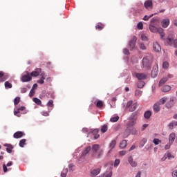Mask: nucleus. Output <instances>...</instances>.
Masks as SVG:
<instances>
[{"mask_svg":"<svg viewBox=\"0 0 177 177\" xmlns=\"http://www.w3.org/2000/svg\"><path fill=\"white\" fill-rule=\"evenodd\" d=\"M91 156L94 158H100L103 156V149H100V145L95 144L92 146Z\"/></svg>","mask_w":177,"mask_h":177,"instance_id":"nucleus-1","label":"nucleus"},{"mask_svg":"<svg viewBox=\"0 0 177 177\" xmlns=\"http://www.w3.org/2000/svg\"><path fill=\"white\" fill-rule=\"evenodd\" d=\"M156 21V19H153L151 21V24L149 25V30L151 32H158V34L160 35L162 39H164L165 37V34L164 33V29L161 28H157L153 25V24Z\"/></svg>","mask_w":177,"mask_h":177,"instance_id":"nucleus-2","label":"nucleus"},{"mask_svg":"<svg viewBox=\"0 0 177 177\" xmlns=\"http://www.w3.org/2000/svg\"><path fill=\"white\" fill-rule=\"evenodd\" d=\"M153 62V55L147 54L142 59V66L145 68H150Z\"/></svg>","mask_w":177,"mask_h":177,"instance_id":"nucleus-3","label":"nucleus"},{"mask_svg":"<svg viewBox=\"0 0 177 177\" xmlns=\"http://www.w3.org/2000/svg\"><path fill=\"white\" fill-rule=\"evenodd\" d=\"M175 39V35L173 32H170L167 39H166V44L167 45H174V48H177V39Z\"/></svg>","mask_w":177,"mask_h":177,"instance_id":"nucleus-4","label":"nucleus"},{"mask_svg":"<svg viewBox=\"0 0 177 177\" xmlns=\"http://www.w3.org/2000/svg\"><path fill=\"white\" fill-rule=\"evenodd\" d=\"M127 109H129V111H135L138 107V104L134 103L132 101H129L126 106Z\"/></svg>","mask_w":177,"mask_h":177,"instance_id":"nucleus-5","label":"nucleus"},{"mask_svg":"<svg viewBox=\"0 0 177 177\" xmlns=\"http://www.w3.org/2000/svg\"><path fill=\"white\" fill-rule=\"evenodd\" d=\"M31 80H32V78L31 77V76H30V73H28V71H26V74L22 75L21 77L22 82H28L31 81Z\"/></svg>","mask_w":177,"mask_h":177,"instance_id":"nucleus-6","label":"nucleus"},{"mask_svg":"<svg viewBox=\"0 0 177 177\" xmlns=\"http://www.w3.org/2000/svg\"><path fill=\"white\" fill-rule=\"evenodd\" d=\"M144 7L145 9H147V10H150L153 9V0H147L144 3Z\"/></svg>","mask_w":177,"mask_h":177,"instance_id":"nucleus-7","label":"nucleus"},{"mask_svg":"<svg viewBox=\"0 0 177 177\" xmlns=\"http://www.w3.org/2000/svg\"><path fill=\"white\" fill-rule=\"evenodd\" d=\"M175 102H176V98L175 97H171L169 102L166 104V107L167 109H171L175 104Z\"/></svg>","mask_w":177,"mask_h":177,"instance_id":"nucleus-8","label":"nucleus"},{"mask_svg":"<svg viewBox=\"0 0 177 177\" xmlns=\"http://www.w3.org/2000/svg\"><path fill=\"white\" fill-rule=\"evenodd\" d=\"M158 75V65H156L153 67V70L151 73L152 78H156Z\"/></svg>","mask_w":177,"mask_h":177,"instance_id":"nucleus-9","label":"nucleus"},{"mask_svg":"<svg viewBox=\"0 0 177 177\" xmlns=\"http://www.w3.org/2000/svg\"><path fill=\"white\" fill-rule=\"evenodd\" d=\"M138 40V38L136 37H133L132 39L129 42L130 50H132V49H135V45L136 44V41Z\"/></svg>","mask_w":177,"mask_h":177,"instance_id":"nucleus-10","label":"nucleus"},{"mask_svg":"<svg viewBox=\"0 0 177 177\" xmlns=\"http://www.w3.org/2000/svg\"><path fill=\"white\" fill-rule=\"evenodd\" d=\"M8 78H9V75L3 73V71H0V82H5Z\"/></svg>","mask_w":177,"mask_h":177,"instance_id":"nucleus-11","label":"nucleus"},{"mask_svg":"<svg viewBox=\"0 0 177 177\" xmlns=\"http://www.w3.org/2000/svg\"><path fill=\"white\" fill-rule=\"evenodd\" d=\"M128 162L133 168H136V167H138V162L133 160V158H132V156H129L128 158Z\"/></svg>","mask_w":177,"mask_h":177,"instance_id":"nucleus-12","label":"nucleus"},{"mask_svg":"<svg viewBox=\"0 0 177 177\" xmlns=\"http://www.w3.org/2000/svg\"><path fill=\"white\" fill-rule=\"evenodd\" d=\"M24 135L26 134L23 131H17L14 133L13 138H15V139H20V138H23Z\"/></svg>","mask_w":177,"mask_h":177,"instance_id":"nucleus-13","label":"nucleus"},{"mask_svg":"<svg viewBox=\"0 0 177 177\" xmlns=\"http://www.w3.org/2000/svg\"><path fill=\"white\" fill-rule=\"evenodd\" d=\"M153 49L155 52H161V46L158 44V42H153Z\"/></svg>","mask_w":177,"mask_h":177,"instance_id":"nucleus-14","label":"nucleus"},{"mask_svg":"<svg viewBox=\"0 0 177 177\" xmlns=\"http://www.w3.org/2000/svg\"><path fill=\"white\" fill-rule=\"evenodd\" d=\"M136 77L138 80L142 81V80H146L147 75L145 73H136Z\"/></svg>","mask_w":177,"mask_h":177,"instance_id":"nucleus-15","label":"nucleus"},{"mask_svg":"<svg viewBox=\"0 0 177 177\" xmlns=\"http://www.w3.org/2000/svg\"><path fill=\"white\" fill-rule=\"evenodd\" d=\"M41 74V68H36L30 73V77H38Z\"/></svg>","mask_w":177,"mask_h":177,"instance_id":"nucleus-16","label":"nucleus"},{"mask_svg":"<svg viewBox=\"0 0 177 177\" xmlns=\"http://www.w3.org/2000/svg\"><path fill=\"white\" fill-rule=\"evenodd\" d=\"M92 147L91 146H88L85 148V149L82 153V157H86V156L91 151Z\"/></svg>","mask_w":177,"mask_h":177,"instance_id":"nucleus-17","label":"nucleus"},{"mask_svg":"<svg viewBox=\"0 0 177 177\" xmlns=\"http://www.w3.org/2000/svg\"><path fill=\"white\" fill-rule=\"evenodd\" d=\"M176 138V134H175V133H170V135L169 136V143H170V145H172Z\"/></svg>","mask_w":177,"mask_h":177,"instance_id":"nucleus-18","label":"nucleus"},{"mask_svg":"<svg viewBox=\"0 0 177 177\" xmlns=\"http://www.w3.org/2000/svg\"><path fill=\"white\" fill-rule=\"evenodd\" d=\"M100 168L94 169L91 171V176H97V175H99L100 174Z\"/></svg>","mask_w":177,"mask_h":177,"instance_id":"nucleus-19","label":"nucleus"},{"mask_svg":"<svg viewBox=\"0 0 177 177\" xmlns=\"http://www.w3.org/2000/svg\"><path fill=\"white\" fill-rule=\"evenodd\" d=\"M160 102H156L154 105H153V111L154 113H158V111H160V110L161 109V108L160 107Z\"/></svg>","mask_w":177,"mask_h":177,"instance_id":"nucleus-20","label":"nucleus"},{"mask_svg":"<svg viewBox=\"0 0 177 177\" xmlns=\"http://www.w3.org/2000/svg\"><path fill=\"white\" fill-rule=\"evenodd\" d=\"M161 23L163 28H167L169 26V20L168 19H163Z\"/></svg>","mask_w":177,"mask_h":177,"instance_id":"nucleus-21","label":"nucleus"},{"mask_svg":"<svg viewBox=\"0 0 177 177\" xmlns=\"http://www.w3.org/2000/svg\"><path fill=\"white\" fill-rule=\"evenodd\" d=\"M127 145H128L127 140H123L120 142L119 147L120 149H125L127 147Z\"/></svg>","mask_w":177,"mask_h":177,"instance_id":"nucleus-22","label":"nucleus"},{"mask_svg":"<svg viewBox=\"0 0 177 177\" xmlns=\"http://www.w3.org/2000/svg\"><path fill=\"white\" fill-rule=\"evenodd\" d=\"M4 146L6 147V151L8 153H12V150H13V147L10 144H5Z\"/></svg>","mask_w":177,"mask_h":177,"instance_id":"nucleus-23","label":"nucleus"},{"mask_svg":"<svg viewBox=\"0 0 177 177\" xmlns=\"http://www.w3.org/2000/svg\"><path fill=\"white\" fill-rule=\"evenodd\" d=\"M92 133L94 136V139H99V129H95L92 131Z\"/></svg>","mask_w":177,"mask_h":177,"instance_id":"nucleus-24","label":"nucleus"},{"mask_svg":"<svg viewBox=\"0 0 177 177\" xmlns=\"http://www.w3.org/2000/svg\"><path fill=\"white\" fill-rule=\"evenodd\" d=\"M144 117L146 120H149L151 117V111H146L144 113Z\"/></svg>","mask_w":177,"mask_h":177,"instance_id":"nucleus-25","label":"nucleus"},{"mask_svg":"<svg viewBox=\"0 0 177 177\" xmlns=\"http://www.w3.org/2000/svg\"><path fill=\"white\" fill-rule=\"evenodd\" d=\"M136 120H135L133 119H129L127 127H129V128H131V127H134V125H136Z\"/></svg>","mask_w":177,"mask_h":177,"instance_id":"nucleus-26","label":"nucleus"},{"mask_svg":"<svg viewBox=\"0 0 177 177\" xmlns=\"http://www.w3.org/2000/svg\"><path fill=\"white\" fill-rule=\"evenodd\" d=\"M169 129H174V127H177V121H173L168 124Z\"/></svg>","mask_w":177,"mask_h":177,"instance_id":"nucleus-27","label":"nucleus"},{"mask_svg":"<svg viewBox=\"0 0 177 177\" xmlns=\"http://www.w3.org/2000/svg\"><path fill=\"white\" fill-rule=\"evenodd\" d=\"M138 111H136L134 113H133L130 117H129V120H134L136 121V120L138 119Z\"/></svg>","mask_w":177,"mask_h":177,"instance_id":"nucleus-28","label":"nucleus"},{"mask_svg":"<svg viewBox=\"0 0 177 177\" xmlns=\"http://www.w3.org/2000/svg\"><path fill=\"white\" fill-rule=\"evenodd\" d=\"M115 145H117V141L115 140H113L111 142V143L109 144V148L111 149V150H113V149L115 147Z\"/></svg>","mask_w":177,"mask_h":177,"instance_id":"nucleus-29","label":"nucleus"},{"mask_svg":"<svg viewBox=\"0 0 177 177\" xmlns=\"http://www.w3.org/2000/svg\"><path fill=\"white\" fill-rule=\"evenodd\" d=\"M167 158L170 159V158H174V156H172V155L171 154V153H167V154L165 155V157H163L162 158V161H165V160H167Z\"/></svg>","mask_w":177,"mask_h":177,"instance_id":"nucleus-30","label":"nucleus"},{"mask_svg":"<svg viewBox=\"0 0 177 177\" xmlns=\"http://www.w3.org/2000/svg\"><path fill=\"white\" fill-rule=\"evenodd\" d=\"M109 129V127L107 126V124H104L102 128H101V132L102 133H106V132H107V130Z\"/></svg>","mask_w":177,"mask_h":177,"instance_id":"nucleus-31","label":"nucleus"},{"mask_svg":"<svg viewBox=\"0 0 177 177\" xmlns=\"http://www.w3.org/2000/svg\"><path fill=\"white\" fill-rule=\"evenodd\" d=\"M103 28H104V25L102 24H98L96 26H95V29L98 30L99 31H102V30H103Z\"/></svg>","mask_w":177,"mask_h":177,"instance_id":"nucleus-32","label":"nucleus"},{"mask_svg":"<svg viewBox=\"0 0 177 177\" xmlns=\"http://www.w3.org/2000/svg\"><path fill=\"white\" fill-rule=\"evenodd\" d=\"M4 86H5L6 89H10V88H12V85L10 82L7 81L4 83Z\"/></svg>","mask_w":177,"mask_h":177,"instance_id":"nucleus-33","label":"nucleus"},{"mask_svg":"<svg viewBox=\"0 0 177 177\" xmlns=\"http://www.w3.org/2000/svg\"><path fill=\"white\" fill-rule=\"evenodd\" d=\"M168 81V78L163 77L160 82H159V86H162V85L165 84L166 82Z\"/></svg>","mask_w":177,"mask_h":177,"instance_id":"nucleus-34","label":"nucleus"},{"mask_svg":"<svg viewBox=\"0 0 177 177\" xmlns=\"http://www.w3.org/2000/svg\"><path fill=\"white\" fill-rule=\"evenodd\" d=\"M33 102L36 103V104H38V106H41V104H42V102L41 101V100L37 97L33 98Z\"/></svg>","mask_w":177,"mask_h":177,"instance_id":"nucleus-35","label":"nucleus"},{"mask_svg":"<svg viewBox=\"0 0 177 177\" xmlns=\"http://www.w3.org/2000/svg\"><path fill=\"white\" fill-rule=\"evenodd\" d=\"M171 91V87L169 86H165L162 88V92H169Z\"/></svg>","mask_w":177,"mask_h":177,"instance_id":"nucleus-36","label":"nucleus"},{"mask_svg":"<svg viewBox=\"0 0 177 177\" xmlns=\"http://www.w3.org/2000/svg\"><path fill=\"white\" fill-rule=\"evenodd\" d=\"M26 142H27V140L26 139H22L19 141V147H24V145H26Z\"/></svg>","mask_w":177,"mask_h":177,"instance_id":"nucleus-37","label":"nucleus"},{"mask_svg":"<svg viewBox=\"0 0 177 177\" xmlns=\"http://www.w3.org/2000/svg\"><path fill=\"white\" fill-rule=\"evenodd\" d=\"M167 100V98L166 97H163L159 100V102H158V103H160V105L161 106V104H164Z\"/></svg>","mask_w":177,"mask_h":177,"instance_id":"nucleus-38","label":"nucleus"},{"mask_svg":"<svg viewBox=\"0 0 177 177\" xmlns=\"http://www.w3.org/2000/svg\"><path fill=\"white\" fill-rule=\"evenodd\" d=\"M96 106L98 107V109H102L103 107V101L99 100L97 102Z\"/></svg>","mask_w":177,"mask_h":177,"instance_id":"nucleus-39","label":"nucleus"},{"mask_svg":"<svg viewBox=\"0 0 177 177\" xmlns=\"http://www.w3.org/2000/svg\"><path fill=\"white\" fill-rule=\"evenodd\" d=\"M120 120V117L119 116H115L113 118H111L110 119L111 122H117V121H118Z\"/></svg>","mask_w":177,"mask_h":177,"instance_id":"nucleus-40","label":"nucleus"},{"mask_svg":"<svg viewBox=\"0 0 177 177\" xmlns=\"http://www.w3.org/2000/svg\"><path fill=\"white\" fill-rule=\"evenodd\" d=\"M18 103H20V97H16L14 100L15 106H17Z\"/></svg>","mask_w":177,"mask_h":177,"instance_id":"nucleus-41","label":"nucleus"},{"mask_svg":"<svg viewBox=\"0 0 177 177\" xmlns=\"http://www.w3.org/2000/svg\"><path fill=\"white\" fill-rule=\"evenodd\" d=\"M45 83V77L42 76L39 80H37V84H44Z\"/></svg>","mask_w":177,"mask_h":177,"instance_id":"nucleus-42","label":"nucleus"},{"mask_svg":"<svg viewBox=\"0 0 177 177\" xmlns=\"http://www.w3.org/2000/svg\"><path fill=\"white\" fill-rule=\"evenodd\" d=\"M145 86V83L143 82H140L138 83V88H139V89H142V88H143Z\"/></svg>","mask_w":177,"mask_h":177,"instance_id":"nucleus-43","label":"nucleus"},{"mask_svg":"<svg viewBox=\"0 0 177 177\" xmlns=\"http://www.w3.org/2000/svg\"><path fill=\"white\" fill-rule=\"evenodd\" d=\"M120 159H116L114 162V167L117 168V167H118V165H120Z\"/></svg>","mask_w":177,"mask_h":177,"instance_id":"nucleus-44","label":"nucleus"},{"mask_svg":"<svg viewBox=\"0 0 177 177\" xmlns=\"http://www.w3.org/2000/svg\"><path fill=\"white\" fill-rule=\"evenodd\" d=\"M48 107H53V100H50L47 103Z\"/></svg>","mask_w":177,"mask_h":177,"instance_id":"nucleus-45","label":"nucleus"},{"mask_svg":"<svg viewBox=\"0 0 177 177\" xmlns=\"http://www.w3.org/2000/svg\"><path fill=\"white\" fill-rule=\"evenodd\" d=\"M153 142L154 145H160V143H161V140H160L158 138L153 139Z\"/></svg>","mask_w":177,"mask_h":177,"instance_id":"nucleus-46","label":"nucleus"},{"mask_svg":"<svg viewBox=\"0 0 177 177\" xmlns=\"http://www.w3.org/2000/svg\"><path fill=\"white\" fill-rule=\"evenodd\" d=\"M169 67V64L167 62H165L162 64L163 68H168Z\"/></svg>","mask_w":177,"mask_h":177,"instance_id":"nucleus-47","label":"nucleus"},{"mask_svg":"<svg viewBox=\"0 0 177 177\" xmlns=\"http://www.w3.org/2000/svg\"><path fill=\"white\" fill-rule=\"evenodd\" d=\"M20 113V110H19V108L17 110L14 111V115L17 117H20V115H19Z\"/></svg>","mask_w":177,"mask_h":177,"instance_id":"nucleus-48","label":"nucleus"},{"mask_svg":"<svg viewBox=\"0 0 177 177\" xmlns=\"http://www.w3.org/2000/svg\"><path fill=\"white\" fill-rule=\"evenodd\" d=\"M138 30H143V24L142 22H139L137 25Z\"/></svg>","mask_w":177,"mask_h":177,"instance_id":"nucleus-49","label":"nucleus"},{"mask_svg":"<svg viewBox=\"0 0 177 177\" xmlns=\"http://www.w3.org/2000/svg\"><path fill=\"white\" fill-rule=\"evenodd\" d=\"M35 95V91H34V88H32L29 93L30 97H32Z\"/></svg>","mask_w":177,"mask_h":177,"instance_id":"nucleus-50","label":"nucleus"},{"mask_svg":"<svg viewBox=\"0 0 177 177\" xmlns=\"http://www.w3.org/2000/svg\"><path fill=\"white\" fill-rule=\"evenodd\" d=\"M147 142V139L146 138H143L141 142H140V145H142V147H143V146H145V145H146V142Z\"/></svg>","mask_w":177,"mask_h":177,"instance_id":"nucleus-51","label":"nucleus"},{"mask_svg":"<svg viewBox=\"0 0 177 177\" xmlns=\"http://www.w3.org/2000/svg\"><path fill=\"white\" fill-rule=\"evenodd\" d=\"M153 15H151L149 16H147V15H145L144 17H143V20H145V21L149 20V19H150V17H153Z\"/></svg>","mask_w":177,"mask_h":177,"instance_id":"nucleus-52","label":"nucleus"},{"mask_svg":"<svg viewBox=\"0 0 177 177\" xmlns=\"http://www.w3.org/2000/svg\"><path fill=\"white\" fill-rule=\"evenodd\" d=\"M142 91L136 90V96H142Z\"/></svg>","mask_w":177,"mask_h":177,"instance_id":"nucleus-53","label":"nucleus"},{"mask_svg":"<svg viewBox=\"0 0 177 177\" xmlns=\"http://www.w3.org/2000/svg\"><path fill=\"white\" fill-rule=\"evenodd\" d=\"M140 48L142 49V50H146V46L143 43L140 44Z\"/></svg>","mask_w":177,"mask_h":177,"instance_id":"nucleus-54","label":"nucleus"},{"mask_svg":"<svg viewBox=\"0 0 177 177\" xmlns=\"http://www.w3.org/2000/svg\"><path fill=\"white\" fill-rule=\"evenodd\" d=\"M141 39H142V41H147V37L146 35L142 34V35H141Z\"/></svg>","mask_w":177,"mask_h":177,"instance_id":"nucleus-55","label":"nucleus"},{"mask_svg":"<svg viewBox=\"0 0 177 177\" xmlns=\"http://www.w3.org/2000/svg\"><path fill=\"white\" fill-rule=\"evenodd\" d=\"M41 115H44V117H48V115H49V113L46 111H42L41 113Z\"/></svg>","mask_w":177,"mask_h":177,"instance_id":"nucleus-56","label":"nucleus"},{"mask_svg":"<svg viewBox=\"0 0 177 177\" xmlns=\"http://www.w3.org/2000/svg\"><path fill=\"white\" fill-rule=\"evenodd\" d=\"M147 127H149L148 124H145L142 125L141 131H145L146 129V128H147Z\"/></svg>","mask_w":177,"mask_h":177,"instance_id":"nucleus-57","label":"nucleus"},{"mask_svg":"<svg viewBox=\"0 0 177 177\" xmlns=\"http://www.w3.org/2000/svg\"><path fill=\"white\" fill-rule=\"evenodd\" d=\"M119 154L120 156H125L127 154V151H120Z\"/></svg>","mask_w":177,"mask_h":177,"instance_id":"nucleus-58","label":"nucleus"},{"mask_svg":"<svg viewBox=\"0 0 177 177\" xmlns=\"http://www.w3.org/2000/svg\"><path fill=\"white\" fill-rule=\"evenodd\" d=\"M123 53L124 55H129V50L127 48H124Z\"/></svg>","mask_w":177,"mask_h":177,"instance_id":"nucleus-59","label":"nucleus"},{"mask_svg":"<svg viewBox=\"0 0 177 177\" xmlns=\"http://www.w3.org/2000/svg\"><path fill=\"white\" fill-rule=\"evenodd\" d=\"M172 177H177V170L172 171Z\"/></svg>","mask_w":177,"mask_h":177,"instance_id":"nucleus-60","label":"nucleus"},{"mask_svg":"<svg viewBox=\"0 0 177 177\" xmlns=\"http://www.w3.org/2000/svg\"><path fill=\"white\" fill-rule=\"evenodd\" d=\"M26 92H27V88H22L21 89V93H26Z\"/></svg>","mask_w":177,"mask_h":177,"instance_id":"nucleus-61","label":"nucleus"},{"mask_svg":"<svg viewBox=\"0 0 177 177\" xmlns=\"http://www.w3.org/2000/svg\"><path fill=\"white\" fill-rule=\"evenodd\" d=\"M3 169L4 172H8V167L6 165H3Z\"/></svg>","mask_w":177,"mask_h":177,"instance_id":"nucleus-62","label":"nucleus"},{"mask_svg":"<svg viewBox=\"0 0 177 177\" xmlns=\"http://www.w3.org/2000/svg\"><path fill=\"white\" fill-rule=\"evenodd\" d=\"M135 149H136V146L132 145L129 149V151H132V150H135Z\"/></svg>","mask_w":177,"mask_h":177,"instance_id":"nucleus-63","label":"nucleus"},{"mask_svg":"<svg viewBox=\"0 0 177 177\" xmlns=\"http://www.w3.org/2000/svg\"><path fill=\"white\" fill-rule=\"evenodd\" d=\"M113 176V171H110L105 177H111Z\"/></svg>","mask_w":177,"mask_h":177,"instance_id":"nucleus-64","label":"nucleus"}]
</instances>
